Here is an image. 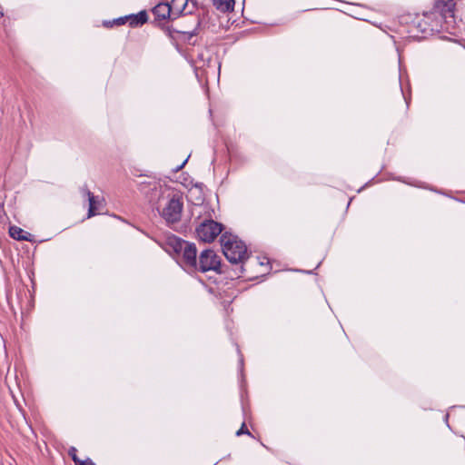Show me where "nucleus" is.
Masks as SVG:
<instances>
[{
    "instance_id": "obj_1",
    "label": "nucleus",
    "mask_w": 465,
    "mask_h": 465,
    "mask_svg": "<svg viewBox=\"0 0 465 465\" xmlns=\"http://www.w3.org/2000/svg\"><path fill=\"white\" fill-rule=\"evenodd\" d=\"M220 242L224 256L232 264L239 266L241 274H243L246 271V265L262 264L258 262L257 258L254 261L249 260L247 247L237 236L225 232L221 235Z\"/></svg>"
},
{
    "instance_id": "obj_2",
    "label": "nucleus",
    "mask_w": 465,
    "mask_h": 465,
    "mask_svg": "<svg viewBox=\"0 0 465 465\" xmlns=\"http://www.w3.org/2000/svg\"><path fill=\"white\" fill-rule=\"evenodd\" d=\"M165 251L179 257L180 264L188 272H196L197 249L194 243L184 241L174 235L167 238Z\"/></svg>"
},
{
    "instance_id": "obj_3",
    "label": "nucleus",
    "mask_w": 465,
    "mask_h": 465,
    "mask_svg": "<svg viewBox=\"0 0 465 465\" xmlns=\"http://www.w3.org/2000/svg\"><path fill=\"white\" fill-rule=\"evenodd\" d=\"M223 224L213 219H204L195 228L197 238L204 242H212L222 233Z\"/></svg>"
},
{
    "instance_id": "obj_4",
    "label": "nucleus",
    "mask_w": 465,
    "mask_h": 465,
    "mask_svg": "<svg viewBox=\"0 0 465 465\" xmlns=\"http://www.w3.org/2000/svg\"><path fill=\"white\" fill-rule=\"evenodd\" d=\"M196 272H206L208 271H218L221 265L219 256L213 250H204L200 253L197 260Z\"/></svg>"
},
{
    "instance_id": "obj_5",
    "label": "nucleus",
    "mask_w": 465,
    "mask_h": 465,
    "mask_svg": "<svg viewBox=\"0 0 465 465\" xmlns=\"http://www.w3.org/2000/svg\"><path fill=\"white\" fill-rule=\"evenodd\" d=\"M183 211V203L177 197L169 200L167 205L162 211L163 218L168 223H174L180 221Z\"/></svg>"
},
{
    "instance_id": "obj_6",
    "label": "nucleus",
    "mask_w": 465,
    "mask_h": 465,
    "mask_svg": "<svg viewBox=\"0 0 465 465\" xmlns=\"http://www.w3.org/2000/svg\"><path fill=\"white\" fill-rule=\"evenodd\" d=\"M127 20L130 27H139L148 22V14L145 10H142L138 14L127 15Z\"/></svg>"
},
{
    "instance_id": "obj_7",
    "label": "nucleus",
    "mask_w": 465,
    "mask_h": 465,
    "mask_svg": "<svg viewBox=\"0 0 465 465\" xmlns=\"http://www.w3.org/2000/svg\"><path fill=\"white\" fill-rule=\"evenodd\" d=\"M86 194L88 196V201H89V209H88L87 217L91 218L97 214V211H99L101 209L103 203L90 191L86 190Z\"/></svg>"
},
{
    "instance_id": "obj_8",
    "label": "nucleus",
    "mask_w": 465,
    "mask_h": 465,
    "mask_svg": "<svg viewBox=\"0 0 465 465\" xmlns=\"http://www.w3.org/2000/svg\"><path fill=\"white\" fill-rule=\"evenodd\" d=\"M152 12L158 20H164L170 16L172 10L169 4L160 3L153 8Z\"/></svg>"
},
{
    "instance_id": "obj_9",
    "label": "nucleus",
    "mask_w": 465,
    "mask_h": 465,
    "mask_svg": "<svg viewBox=\"0 0 465 465\" xmlns=\"http://www.w3.org/2000/svg\"><path fill=\"white\" fill-rule=\"evenodd\" d=\"M10 236L17 241H28L30 242L32 239V234L28 232L24 231L22 228L17 226H11L9 228Z\"/></svg>"
},
{
    "instance_id": "obj_10",
    "label": "nucleus",
    "mask_w": 465,
    "mask_h": 465,
    "mask_svg": "<svg viewBox=\"0 0 465 465\" xmlns=\"http://www.w3.org/2000/svg\"><path fill=\"white\" fill-rule=\"evenodd\" d=\"M213 5L218 10L228 12L233 8L234 0H213Z\"/></svg>"
},
{
    "instance_id": "obj_11",
    "label": "nucleus",
    "mask_w": 465,
    "mask_h": 465,
    "mask_svg": "<svg viewBox=\"0 0 465 465\" xmlns=\"http://www.w3.org/2000/svg\"><path fill=\"white\" fill-rule=\"evenodd\" d=\"M188 0H172L169 5L171 6V10H175L177 12H183L187 5Z\"/></svg>"
},
{
    "instance_id": "obj_12",
    "label": "nucleus",
    "mask_w": 465,
    "mask_h": 465,
    "mask_svg": "<svg viewBox=\"0 0 465 465\" xmlns=\"http://www.w3.org/2000/svg\"><path fill=\"white\" fill-rule=\"evenodd\" d=\"M454 7H455V3L453 0H447L445 3H444V5H443V8L441 10L442 14L444 16H452L453 15V11H454Z\"/></svg>"
},
{
    "instance_id": "obj_13",
    "label": "nucleus",
    "mask_w": 465,
    "mask_h": 465,
    "mask_svg": "<svg viewBox=\"0 0 465 465\" xmlns=\"http://www.w3.org/2000/svg\"><path fill=\"white\" fill-rule=\"evenodd\" d=\"M77 450L75 447H71L69 450H68V454L69 456L72 458L73 461L74 463H78L79 461V458L77 456Z\"/></svg>"
},
{
    "instance_id": "obj_14",
    "label": "nucleus",
    "mask_w": 465,
    "mask_h": 465,
    "mask_svg": "<svg viewBox=\"0 0 465 465\" xmlns=\"http://www.w3.org/2000/svg\"><path fill=\"white\" fill-rule=\"evenodd\" d=\"M126 23H128L127 15L123 16V17H119V18H116V19H114L112 21V24L116 25V26L124 25Z\"/></svg>"
},
{
    "instance_id": "obj_15",
    "label": "nucleus",
    "mask_w": 465,
    "mask_h": 465,
    "mask_svg": "<svg viewBox=\"0 0 465 465\" xmlns=\"http://www.w3.org/2000/svg\"><path fill=\"white\" fill-rule=\"evenodd\" d=\"M242 434H248V435H251V432L249 431V430L246 428V425L245 423L243 422L241 426V428L236 431V435L237 436H241Z\"/></svg>"
},
{
    "instance_id": "obj_16",
    "label": "nucleus",
    "mask_w": 465,
    "mask_h": 465,
    "mask_svg": "<svg viewBox=\"0 0 465 465\" xmlns=\"http://www.w3.org/2000/svg\"><path fill=\"white\" fill-rule=\"evenodd\" d=\"M74 465H94V463L91 459L87 458L84 460L79 459L78 463H74Z\"/></svg>"
},
{
    "instance_id": "obj_17",
    "label": "nucleus",
    "mask_w": 465,
    "mask_h": 465,
    "mask_svg": "<svg viewBox=\"0 0 465 465\" xmlns=\"http://www.w3.org/2000/svg\"><path fill=\"white\" fill-rule=\"evenodd\" d=\"M114 25L112 24V21H104V26L107 27V28H110L112 26H114Z\"/></svg>"
},
{
    "instance_id": "obj_18",
    "label": "nucleus",
    "mask_w": 465,
    "mask_h": 465,
    "mask_svg": "<svg viewBox=\"0 0 465 465\" xmlns=\"http://www.w3.org/2000/svg\"><path fill=\"white\" fill-rule=\"evenodd\" d=\"M187 160H188V159H185V160L183 161V163L176 168V171L181 170V169L185 165V163H187Z\"/></svg>"
},
{
    "instance_id": "obj_19",
    "label": "nucleus",
    "mask_w": 465,
    "mask_h": 465,
    "mask_svg": "<svg viewBox=\"0 0 465 465\" xmlns=\"http://www.w3.org/2000/svg\"><path fill=\"white\" fill-rule=\"evenodd\" d=\"M3 16H4V11H3L2 5H0V18Z\"/></svg>"
}]
</instances>
